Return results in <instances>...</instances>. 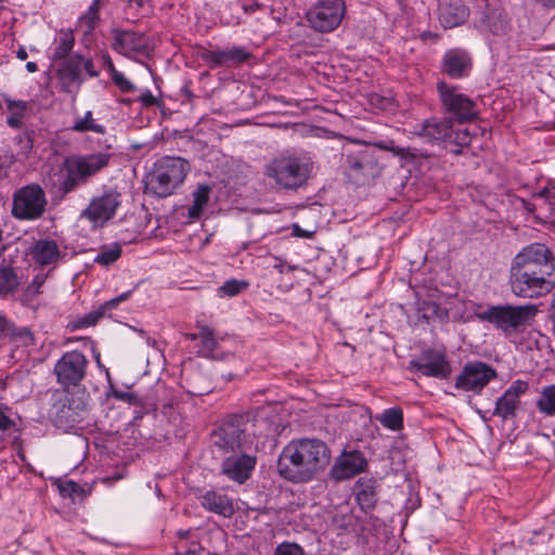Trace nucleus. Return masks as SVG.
<instances>
[{"label":"nucleus","instance_id":"nucleus-24","mask_svg":"<svg viewBox=\"0 0 555 555\" xmlns=\"http://www.w3.org/2000/svg\"><path fill=\"white\" fill-rule=\"evenodd\" d=\"M201 505L217 515L231 517L234 514L233 500L229 498L222 490L206 491L199 498Z\"/></svg>","mask_w":555,"mask_h":555},{"label":"nucleus","instance_id":"nucleus-58","mask_svg":"<svg viewBox=\"0 0 555 555\" xmlns=\"http://www.w3.org/2000/svg\"><path fill=\"white\" fill-rule=\"evenodd\" d=\"M545 8H555V0H537Z\"/></svg>","mask_w":555,"mask_h":555},{"label":"nucleus","instance_id":"nucleus-18","mask_svg":"<svg viewBox=\"0 0 555 555\" xmlns=\"http://www.w3.org/2000/svg\"><path fill=\"white\" fill-rule=\"evenodd\" d=\"M529 389L527 382L521 379L514 380L504 393L496 400L494 414L503 420L514 417L520 405V397Z\"/></svg>","mask_w":555,"mask_h":555},{"label":"nucleus","instance_id":"nucleus-23","mask_svg":"<svg viewBox=\"0 0 555 555\" xmlns=\"http://www.w3.org/2000/svg\"><path fill=\"white\" fill-rule=\"evenodd\" d=\"M414 132L429 142L446 140L451 137L452 122L449 118H429L416 126Z\"/></svg>","mask_w":555,"mask_h":555},{"label":"nucleus","instance_id":"nucleus-9","mask_svg":"<svg viewBox=\"0 0 555 555\" xmlns=\"http://www.w3.org/2000/svg\"><path fill=\"white\" fill-rule=\"evenodd\" d=\"M346 14L344 0H319L306 13L309 26L319 33H331L343 22Z\"/></svg>","mask_w":555,"mask_h":555},{"label":"nucleus","instance_id":"nucleus-52","mask_svg":"<svg viewBox=\"0 0 555 555\" xmlns=\"http://www.w3.org/2000/svg\"><path fill=\"white\" fill-rule=\"evenodd\" d=\"M23 115H17V113L11 114L8 118V124L13 128H18L21 126V119Z\"/></svg>","mask_w":555,"mask_h":555},{"label":"nucleus","instance_id":"nucleus-33","mask_svg":"<svg viewBox=\"0 0 555 555\" xmlns=\"http://www.w3.org/2000/svg\"><path fill=\"white\" fill-rule=\"evenodd\" d=\"M121 253L122 246L119 243L103 245L95 256L94 262L102 267H108L120 258Z\"/></svg>","mask_w":555,"mask_h":555},{"label":"nucleus","instance_id":"nucleus-60","mask_svg":"<svg viewBox=\"0 0 555 555\" xmlns=\"http://www.w3.org/2000/svg\"><path fill=\"white\" fill-rule=\"evenodd\" d=\"M149 0H129L131 4H135L138 7H143Z\"/></svg>","mask_w":555,"mask_h":555},{"label":"nucleus","instance_id":"nucleus-13","mask_svg":"<svg viewBox=\"0 0 555 555\" xmlns=\"http://www.w3.org/2000/svg\"><path fill=\"white\" fill-rule=\"evenodd\" d=\"M512 269L528 272H546L555 275V258L543 244L524 247L513 259Z\"/></svg>","mask_w":555,"mask_h":555},{"label":"nucleus","instance_id":"nucleus-42","mask_svg":"<svg viewBox=\"0 0 555 555\" xmlns=\"http://www.w3.org/2000/svg\"><path fill=\"white\" fill-rule=\"evenodd\" d=\"M15 426L11 417V408L0 402V431H5Z\"/></svg>","mask_w":555,"mask_h":555},{"label":"nucleus","instance_id":"nucleus-11","mask_svg":"<svg viewBox=\"0 0 555 555\" xmlns=\"http://www.w3.org/2000/svg\"><path fill=\"white\" fill-rule=\"evenodd\" d=\"M46 205L47 198L42 188L29 184L14 193L12 214L21 220H35L43 215Z\"/></svg>","mask_w":555,"mask_h":555},{"label":"nucleus","instance_id":"nucleus-32","mask_svg":"<svg viewBox=\"0 0 555 555\" xmlns=\"http://www.w3.org/2000/svg\"><path fill=\"white\" fill-rule=\"evenodd\" d=\"M198 337L201 339L198 353L205 358H216L215 350L218 344L212 328L206 325H198Z\"/></svg>","mask_w":555,"mask_h":555},{"label":"nucleus","instance_id":"nucleus-2","mask_svg":"<svg viewBox=\"0 0 555 555\" xmlns=\"http://www.w3.org/2000/svg\"><path fill=\"white\" fill-rule=\"evenodd\" d=\"M311 170L312 164L307 158L284 152L266 165L264 175L279 189L297 190L307 183Z\"/></svg>","mask_w":555,"mask_h":555},{"label":"nucleus","instance_id":"nucleus-20","mask_svg":"<svg viewBox=\"0 0 555 555\" xmlns=\"http://www.w3.org/2000/svg\"><path fill=\"white\" fill-rule=\"evenodd\" d=\"M113 49L120 54L131 56L134 53L145 52L149 44L147 39L139 33L115 30Z\"/></svg>","mask_w":555,"mask_h":555},{"label":"nucleus","instance_id":"nucleus-10","mask_svg":"<svg viewBox=\"0 0 555 555\" xmlns=\"http://www.w3.org/2000/svg\"><path fill=\"white\" fill-rule=\"evenodd\" d=\"M88 364L89 361L82 352H65L53 367L56 383L65 390L79 386L87 375Z\"/></svg>","mask_w":555,"mask_h":555},{"label":"nucleus","instance_id":"nucleus-46","mask_svg":"<svg viewBox=\"0 0 555 555\" xmlns=\"http://www.w3.org/2000/svg\"><path fill=\"white\" fill-rule=\"evenodd\" d=\"M46 282V275L44 274H38L34 278V280L30 282V284L27 286L25 291V295L28 298H33L36 295L40 294V288Z\"/></svg>","mask_w":555,"mask_h":555},{"label":"nucleus","instance_id":"nucleus-12","mask_svg":"<svg viewBox=\"0 0 555 555\" xmlns=\"http://www.w3.org/2000/svg\"><path fill=\"white\" fill-rule=\"evenodd\" d=\"M122 195L115 189L105 190L101 195L94 196L89 205L81 211L80 217L89 220L93 228H102L115 217L121 206Z\"/></svg>","mask_w":555,"mask_h":555},{"label":"nucleus","instance_id":"nucleus-41","mask_svg":"<svg viewBox=\"0 0 555 555\" xmlns=\"http://www.w3.org/2000/svg\"><path fill=\"white\" fill-rule=\"evenodd\" d=\"M534 198L538 202L537 205L548 204L553 209V206L555 207V185L545 186L534 195Z\"/></svg>","mask_w":555,"mask_h":555},{"label":"nucleus","instance_id":"nucleus-26","mask_svg":"<svg viewBox=\"0 0 555 555\" xmlns=\"http://www.w3.org/2000/svg\"><path fill=\"white\" fill-rule=\"evenodd\" d=\"M131 295V291L125 292L117 296L116 298H113L105 304H103L96 311L90 312L89 314L85 315L83 318L77 320L74 327L75 328H83L88 326H92L96 324V322L106 313L107 310H111L115 307H117L118 304L121 301L127 300Z\"/></svg>","mask_w":555,"mask_h":555},{"label":"nucleus","instance_id":"nucleus-56","mask_svg":"<svg viewBox=\"0 0 555 555\" xmlns=\"http://www.w3.org/2000/svg\"><path fill=\"white\" fill-rule=\"evenodd\" d=\"M17 59L24 61L28 57L27 51L24 48H20L16 52Z\"/></svg>","mask_w":555,"mask_h":555},{"label":"nucleus","instance_id":"nucleus-44","mask_svg":"<svg viewBox=\"0 0 555 555\" xmlns=\"http://www.w3.org/2000/svg\"><path fill=\"white\" fill-rule=\"evenodd\" d=\"M113 397L131 405H141L142 403L140 398L134 392L129 390H114Z\"/></svg>","mask_w":555,"mask_h":555},{"label":"nucleus","instance_id":"nucleus-15","mask_svg":"<svg viewBox=\"0 0 555 555\" xmlns=\"http://www.w3.org/2000/svg\"><path fill=\"white\" fill-rule=\"evenodd\" d=\"M257 457L250 451H240L227 456L221 465V473L230 480L244 483L251 475Z\"/></svg>","mask_w":555,"mask_h":555},{"label":"nucleus","instance_id":"nucleus-25","mask_svg":"<svg viewBox=\"0 0 555 555\" xmlns=\"http://www.w3.org/2000/svg\"><path fill=\"white\" fill-rule=\"evenodd\" d=\"M469 15L468 9L461 3H448L440 7L439 20L444 28L461 25Z\"/></svg>","mask_w":555,"mask_h":555},{"label":"nucleus","instance_id":"nucleus-61","mask_svg":"<svg viewBox=\"0 0 555 555\" xmlns=\"http://www.w3.org/2000/svg\"><path fill=\"white\" fill-rule=\"evenodd\" d=\"M294 232L298 235V236H307L304 231H301V229L299 228V225L295 224L294 225Z\"/></svg>","mask_w":555,"mask_h":555},{"label":"nucleus","instance_id":"nucleus-38","mask_svg":"<svg viewBox=\"0 0 555 555\" xmlns=\"http://www.w3.org/2000/svg\"><path fill=\"white\" fill-rule=\"evenodd\" d=\"M5 340L22 346H28L33 344L34 338L27 327H16L12 322H10V330L8 331Z\"/></svg>","mask_w":555,"mask_h":555},{"label":"nucleus","instance_id":"nucleus-17","mask_svg":"<svg viewBox=\"0 0 555 555\" xmlns=\"http://www.w3.org/2000/svg\"><path fill=\"white\" fill-rule=\"evenodd\" d=\"M251 57V53L243 48L233 46L225 49L204 50L201 59L210 67H235L247 63Z\"/></svg>","mask_w":555,"mask_h":555},{"label":"nucleus","instance_id":"nucleus-50","mask_svg":"<svg viewBox=\"0 0 555 555\" xmlns=\"http://www.w3.org/2000/svg\"><path fill=\"white\" fill-rule=\"evenodd\" d=\"M8 108L11 112V114L17 113V115H24V112L26 109V103L22 101H8Z\"/></svg>","mask_w":555,"mask_h":555},{"label":"nucleus","instance_id":"nucleus-51","mask_svg":"<svg viewBox=\"0 0 555 555\" xmlns=\"http://www.w3.org/2000/svg\"><path fill=\"white\" fill-rule=\"evenodd\" d=\"M10 330V321L0 313V340H5L8 331Z\"/></svg>","mask_w":555,"mask_h":555},{"label":"nucleus","instance_id":"nucleus-6","mask_svg":"<svg viewBox=\"0 0 555 555\" xmlns=\"http://www.w3.org/2000/svg\"><path fill=\"white\" fill-rule=\"evenodd\" d=\"M509 285L513 294L517 297L538 298L548 294L554 288L555 275L511 268Z\"/></svg>","mask_w":555,"mask_h":555},{"label":"nucleus","instance_id":"nucleus-37","mask_svg":"<svg viewBox=\"0 0 555 555\" xmlns=\"http://www.w3.org/2000/svg\"><path fill=\"white\" fill-rule=\"evenodd\" d=\"M100 0H94L88 11L79 17L78 26L85 34H90L99 20Z\"/></svg>","mask_w":555,"mask_h":555},{"label":"nucleus","instance_id":"nucleus-55","mask_svg":"<svg viewBox=\"0 0 555 555\" xmlns=\"http://www.w3.org/2000/svg\"><path fill=\"white\" fill-rule=\"evenodd\" d=\"M77 488H78L77 483L69 481L65 485V487L62 490L69 491V492H76Z\"/></svg>","mask_w":555,"mask_h":555},{"label":"nucleus","instance_id":"nucleus-43","mask_svg":"<svg viewBox=\"0 0 555 555\" xmlns=\"http://www.w3.org/2000/svg\"><path fill=\"white\" fill-rule=\"evenodd\" d=\"M112 81L124 93L135 90V86L120 72L112 76Z\"/></svg>","mask_w":555,"mask_h":555},{"label":"nucleus","instance_id":"nucleus-8","mask_svg":"<svg viewBox=\"0 0 555 555\" xmlns=\"http://www.w3.org/2000/svg\"><path fill=\"white\" fill-rule=\"evenodd\" d=\"M188 171V163L181 158L165 160L150 178L147 185L159 197L168 196L183 182Z\"/></svg>","mask_w":555,"mask_h":555},{"label":"nucleus","instance_id":"nucleus-62","mask_svg":"<svg viewBox=\"0 0 555 555\" xmlns=\"http://www.w3.org/2000/svg\"><path fill=\"white\" fill-rule=\"evenodd\" d=\"M188 337H189L190 339H192V340L199 339V337H198V333L190 334V335H188Z\"/></svg>","mask_w":555,"mask_h":555},{"label":"nucleus","instance_id":"nucleus-59","mask_svg":"<svg viewBox=\"0 0 555 555\" xmlns=\"http://www.w3.org/2000/svg\"><path fill=\"white\" fill-rule=\"evenodd\" d=\"M26 69L29 72V73H35L38 70V67H37V64L34 63V62H28L26 64Z\"/></svg>","mask_w":555,"mask_h":555},{"label":"nucleus","instance_id":"nucleus-47","mask_svg":"<svg viewBox=\"0 0 555 555\" xmlns=\"http://www.w3.org/2000/svg\"><path fill=\"white\" fill-rule=\"evenodd\" d=\"M380 150H384V151H390L392 152L393 154L398 155V156H401V157H404L406 154H408V151L403 147H397L395 146L393 144V141H388V142H379L376 144Z\"/></svg>","mask_w":555,"mask_h":555},{"label":"nucleus","instance_id":"nucleus-22","mask_svg":"<svg viewBox=\"0 0 555 555\" xmlns=\"http://www.w3.org/2000/svg\"><path fill=\"white\" fill-rule=\"evenodd\" d=\"M366 465L365 459L359 452H349L340 455L333 468L332 476L337 480L352 478L361 473Z\"/></svg>","mask_w":555,"mask_h":555},{"label":"nucleus","instance_id":"nucleus-7","mask_svg":"<svg viewBox=\"0 0 555 555\" xmlns=\"http://www.w3.org/2000/svg\"><path fill=\"white\" fill-rule=\"evenodd\" d=\"M437 90L443 111L454 120L466 122L477 117L476 103L468 95L462 93L457 87L439 81Z\"/></svg>","mask_w":555,"mask_h":555},{"label":"nucleus","instance_id":"nucleus-28","mask_svg":"<svg viewBox=\"0 0 555 555\" xmlns=\"http://www.w3.org/2000/svg\"><path fill=\"white\" fill-rule=\"evenodd\" d=\"M354 493L363 511L372 509L375 506L377 498L375 487L371 480L358 481L354 486Z\"/></svg>","mask_w":555,"mask_h":555},{"label":"nucleus","instance_id":"nucleus-4","mask_svg":"<svg viewBox=\"0 0 555 555\" xmlns=\"http://www.w3.org/2000/svg\"><path fill=\"white\" fill-rule=\"evenodd\" d=\"M538 313L535 305L520 306H491L485 311L477 314L481 321L492 323L496 328L501 330L505 336L522 333L527 327L531 326Z\"/></svg>","mask_w":555,"mask_h":555},{"label":"nucleus","instance_id":"nucleus-29","mask_svg":"<svg viewBox=\"0 0 555 555\" xmlns=\"http://www.w3.org/2000/svg\"><path fill=\"white\" fill-rule=\"evenodd\" d=\"M59 79L66 91H72L74 86L80 85V64L66 62L59 69Z\"/></svg>","mask_w":555,"mask_h":555},{"label":"nucleus","instance_id":"nucleus-54","mask_svg":"<svg viewBox=\"0 0 555 555\" xmlns=\"http://www.w3.org/2000/svg\"><path fill=\"white\" fill-rule=\"evenodd\" d=\"M105 62H106V65H107V69L109 72V76L112 77L118 70L115 68V66H114V64H113V62H112L109 56L106 57Z\"/></svg>","mask_w":555,"mask_h":555},{"label":"nucleus","instance_id":"nucleus-57","mask_svg":"<svg viewBox=\"0 0 555 555\" xmlns=\"http://www.w3.org/2000/svg\"><path fill=\"white\" fill-rule=\"evenodd\" d=\"M273 268L276 269L280 273L283 272L284 270V264L281 260H279L278 258H274V263H273Z\"/></svg>","mask_w":555,"mask_h":555},{"label":"nucleus","instance_id":"nucleus-3","mask_svg":"<svg viewBox=\"0 0 555 555\" xmlns=\"http://www.w3.org/2000/svg\"><path fill=\"white\" fill-rule=\"evenodd\" d=\"M111 160L108 153L73 155L66 158L61 168L59 189L63 194L75 191L106 168Z\"/></svg>","mask_w":555,"mask_h":555},{"label":"nucleus","instance_id":"nucleus-14","mask_svg":"<svg viewBox=\"0 0 555 555\" xmlns=\"http://www.w3.org/2000/svg\"><path fill=\"white\" fill-rule=\"evenodd\" d=\"M494 378L496 372L489 364L480 361L469 362L456 377L455 387L463 391L479 393Z\"/></svg>","mask_w":555,"mask_h":555},{"label":"nucleus","instance_id":"nucleus-48","mask_svg":"<svg viewBox=\"0 0 555 555\" xmlns=\"http://www.w3.org/2000/svg\"><path fill=\"white\" fill-rule=\"evenodd\" d=\"M76 63L80 64V67L82 66L91 77H96L99 75V73L94 68L93 62L90 59H79Z\"/></svg>","mask_w":555,"mask_h":555},{"label":"nucleus","instance_id":"nucleus-16","mask_svg":"<svg viewBox=\"0 0 555 555\" xmlns=\"http://www.w3.org/2000/svg\"><path fill=\"white\" fill-rule=\"evenodd\" d=\"M410 367L424 376L447 378L451 374V366L443 352L427 349L416 359L410 361Z\"/></svg>","mask_w":555,"mask_h":555},{"label":"nucleus","instance_id":"nucleus-40","mask_svg":"<svg viewBox=\"0 0 555 555\" xmlns=\"http://www.w3.org/2000/svg\"><path fill=\"white\" fill-rule=\"evenodd\" d=\"M74 47V37L70 33H63L60 35L57 44L54 49L53 56L56 60H62L68 55Z\"/></svg>","mask_w":555,"mask_h":555},{"label":"nucleus","instance_id":"nucleus-5","mask_svg":"<svg viewBox=\"0 0 555 555\" xmlns=\"http://www.w3.org/2000/svg\"><path fill=\"white\" fill-rule=\"evenodd\" d=\"M246 431L245 416H230L211 434L212 446L223 454L251 451L254 442Z\"/></svg>","mask_w":555,"mask_h":555},{"label":"nucleus","instance_id":"nucleus-53","mask_svg":"<svg viewBox=\"0 0 555 555\" xmlns=\"http://www.w3.org/2000/svg\"><path fill=\"white\" fill-rule=\"evenodd\" d=\"M243 9L246 13H254L260 9V4L254 1L249 4H244Z\"/></svg>","mask_w":555,"mask_h":555},{"label":"nucleus","instance_id":"nucleus-27","mask_svg":"<svg viewBox=\"0 0 555 555\" xmlns=\"http://www.w3.org/2000/svg\"><path fill=\"white\" fill-rule=\"evenodd\" d=\"M177 534L176 555H204V547L191 535V531L180 530Z\"/></svg>","mask_w":555,"mask_h":555},{"label":"nucleus","instance_id":"nucleus-49","mask_svg":"<svg viewBox=\"0 0 555 555\" xmlns=\"http://www.w3.org/2000/svg\"><path fill=\"white\" fill-rule=\"evenodd\" d=\"M143 106H153L157 103L156 98L150 90H145L139 98Z\"/></svg>","mask_w":555,"mask_h":555},{"label":"nucleus","instance_id":"nucleus-45","mask_svg":"<svg viewBox=\"0 0 555 555\" xmlns=\"http://www.w3.org/2000/svg\"><path fill=\"white\" fill-rule=\"evenodd\" d=\"M275 555H305V552L296 543H282L275 548Z\"/></svg>","mask_w":555,"mask_h":555},{"label":"nucleus","instance_id":"nucleus-35","mask_svg":"<svg viewBox=\"0 0 555 555\" xmlns=\"http://www.w3.org/2000/svg\"><path fill=\"white\" fill-rule=\"evenodd\" d=\"M20 285L18 278L11 267L0 268V296L13 294Z\"/></svg>","mask_w":555,"mask_h":555},{"label":"nucleus","instance_id":"nucleus-34","mask_svg":"<svg viewBox=\"0 0 555 555\" xmlns=\"http://www.w3.org/2000/svg\"><path fill=\"white\" fill-rule=\"evenodd\" d=\"M210 194V188L207 185H199L193 193V204L189 208V217L197 219L202 215V211L208 203Z\"/></svg>","mask_w":555,"mask_h":555},{"label":"nucleus","instance_id":"nucleus-36","mask_svg":"<svg viewBox=\"0 0 555 555\" xmlns=\"http://www.w3.org/2000/svg\"><path fill=\"white\" fill-rule=\"evenodd\" d=\"M72 130L76 132H87L92 131L95 133L103 134L105 132V127L96 124L93 119V114L91 111L86 112L83 117H79L75 120L72 126Z\"/></svg>","mask_w":555,"mask_h":555},{"label":"nucleus","instance_id":"nucleus-21","mask_svg":"<svg viewBox=\"0 0 555 555\" xmlns=\"http://www.w3.org/2000/svg\"><path fill=\"white\" fill-rule=\"evenodd\" d=\"M31 260L38 266H56L63 258L57 243L53 240H38L29 249Z\"/></svg>","mask_w":555,"mask_h":555},{"label":"nucleus","instance_id":"nucleus-31","mask_svg":"<svg viewBox=\"0 0 555 555\" xmlns=\"http://www.w3.org/2000/svg\"><path fill=\"white\" fill-rule=\"evenodd\" d=\"M376 420L387 429L399 431L403 428V412L400 408H389L376 416Z\"/></svg>","mask_w":555,"mask_h":555},{"label":"nucleus","instance_id":"nucleus-39","mask_svg":"<svg viewBox=\"0 0 555 555\" xmlns=\"http://www.w3.org/2000/svg\"><path fill=\"white\" fill-rule=\"evenodd\" d=\"M248 287V283L244 280H229L218 288L220 297H233Z\"/></svg>","mask_w":555,"mask_h":555},{"label":"nucleus","instance_id":"nucleus-1","mask_svg":"<svg viewBox=\"0 0 555 555\" xmlns=\"http://www.w3.org/2000/svg\"><path fill=\"white\" fill-rule=\"evenodd\" d=\"M327 446L319 439H298L287 443L278 460L279 474L293 482H306L330 463Z\"/></svg>","mask_w":555,"mask_h":555},{"label":"nucleus","instance_id":"nucleus-30","mask_svg":"<svg viewBox=\"0 0 555 555\" xmlns=\"http://www.w3.org/2000/svg\"><path fill=\"white\" fill-rule=\"evenodd\" d=\"M535 405L542 415L555 416V384L544 386L541 389Z\"/></svg>","mask_w":555,"mask_h":555},{"label":"nucleus","instance_id":"nucleus-19","mask_svg":"<svg viewBox=\"0 0 555 555\" xmlns=\"http://www.w3.org/2000/svg\"><path fill=\"white\" fill-rule=\"evenodd\" d=\"M469 53L460 48L448 50L441 61V70L451 78L459 79L468 76L472 69Z\"/></svg>","mask_w":555,"mask_h":555}]
</instances>
